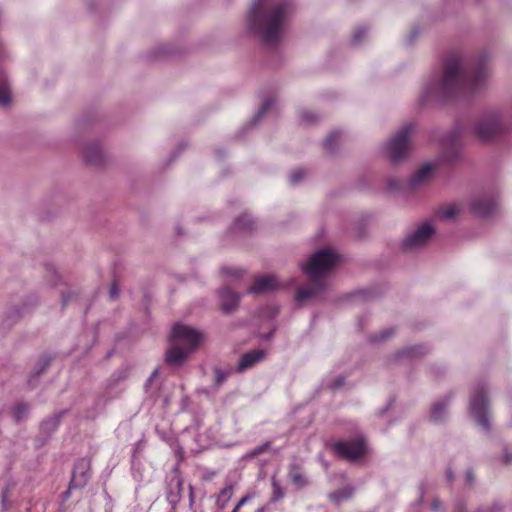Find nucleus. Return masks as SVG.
Segmentation results:
<instances>
[{"instance_id": "obj_1", "label": "nucleus", "mask_w": 512, "mask_h": 512, "mask_svg": "<svg viewBox=\"0 0 512 512\" xmlns=\"http://www.w3.org/2000/svg\"><path fill=\"white\" fill-rule=\"evenodd\" d=\"M487 77V66L478 61L473 66L465 65L459 53L450 54L443 69L442 78L437 81L427 96L438 95L444 99L452 98L478 89Z\"/></svg>"}, {"instance_id": "obj_2", "label": "nucleus", "mask_w": 512, "mask_h": 512, "mask_svg": "<svg viewBox=\"0 0 512 512\" xmlns=\"http://www.w3.org/2000/svg\"><path fill=\"white\" fill-rule=\"evenodd\" d=\"M289 8L288 2H280L266 8L263 0H257L248 14L249 26L265 44L275 45L281 38Z\"/></svg>"}, {"instance_id": "obj_3", "label": "nucleus", "mask_w": 512, "mask_h": 512, "mask_svg": "<svg viewBox=\"0 0 512 512\" xmlns=\"http://www.w3.org/2000/svg\"><path fill=\"white\" fill-rule=\"evenodd\" d=\"M338 262L339 256L330 249H322L312 254L307 263L302 265V270L309 278L310 285L297 290L296 301L303 303L323 291L325 278Z\"/></svg>"}, {"instance_id": "obj_4", "label": "nucleus", "mask_w": 512, "mask_h": 512, "mask_svg": "<svg viewBox=\"0 0 512 512\" xmlns=\"http://www.w3.org/2000/svg\"><path fill=\"white\" fill-rule=\"evenodd\" d=\"M200 339L197 330L180 323L175 324L171 331V346L166 352V362L173 366L183 364L196 350Z\"/></svg>"}, {"instance_id": "obj_5", "label": "nucleus", "mask_w": 512, "mask_h": 512, "mask_svg": "<svg viewBox=\"0 0 512 512\" xmlns=\"http://www.w3.org/2000/svg\"><path fill=\"white\" fill-rule=\"evenodd\" d=\"M328 447L336 457L350 463L361 461L368 453V446L362 435H358L352 440L329 443Z\"/></svg>"}, {"instance_id": "obj_6", "label": "nucleus", "mask_w": 512, "mask_h": 512, "mask_svg": "<svg viewBox=\"0 0 512 512\" xmlns=\"http://www.w3.org/2000/svg\"><path fill=\"white\" fill-rule=\"evenodd\" d=\"M414 130L415 126L412 123L405 124L391 139L388 152L393 163H398L407 157Z\"/></svg>"}, {"instance_id": "obj_7", "label": "nucleus", "mask_w": 512, "mask_h": 512, "mask_svg": "<svg viewBox=\"0 0 512 512\" xmlns=\"http://www.w3.org/2000/svg\"><path fill=\"white\" fill-rule=\"evenodd\" d=\"M487 408L488 398L486 389L483 385H478L471 396L470 413L477 423L486 430L490 427Z\"/></svg>"}, {"instance_id": "obj_8", "label": "nucleus", "mask_w": 512, "mask_h": 512, "mask_svg": "<svg viewBox=\"0 0 512 512\" xmlns=\"http://www.w3.org/2000/svg\"><path fill=\"white\" fill-rule=\"evenodd\" d=\"M502 130V122L500 118L494 114L483 117L475 127L477 136L483 141L493 139L500 134Z\"/></svg>"}, {"instance_id": "obj_9", "label": "nucleus", "mask_w": 512, "mask_h": 512, "mask_svg": "<svg viewBox=\"0 0 512 512\" xmlns=\"http://www.w3.org/2000/svg\"><path fill=\"white\" fill-rule=\"evenodd\" d=\"M434 232V228L429 223H424L405 239L404 246L408 249L421 247L428 242Z\"/></svg>"}, {"instance_id": "obj_10", "label": "nucleus", "mask_w": 512, "mask_h": 512, "mask_svg": "<svg viewBox=\"0 0 512 512\" xmlns=\"http://www.w3.org/2000/svg\"><path fill=\"white\" fill-rule=\"evenodd\" d=\"M90 478V461L87 459H79L74 466L70 488H79L86 485Z\"/></svg>"}, {"instance_id": "obj_11", "label": "nucleus", "mask_w": 512, "mask_h": 512, "mask_svg": "<svg viewBox=\"0 0 512 512\" xmlns=\"http://www.w3.org/2000/svg\"><path fill=\"white\" fill-rule=\"evenodd\" d=\"M266 357V351L263 349L251 350L244 353L237 365V372H244L254 367L257 363L263 361Z\"/></svg>"}, {"instance_id": "obj_12", "label": "nucleus", "mask_w": 512, "mask_h": 512, "mask_svg": "<svg viewBox=\"0 0 512 512\" xmlns=\"http://www.w3.org/2000/svg\"><path fill=\"white\" fill-rule=\"evenodd\" d=\"M280 287L276 277L273 275H265L255 278L249 292L254 294L265 293Z\"/></svg>"}, {"instance_id": "obj_13", "label": "nucleus", "mask_w": 512, "mask_h": 512, "mask_svg": "<svg viewBox=\"0 0 512 512\" xmlns=\"http://www.w3.org/2000/svg\"><path fill=\"white\" fill-rule=\"evenodd\" d=\"M497 208V203L491 198H479L473 201L471 210L479 216H489Z\"/></svg>"}, {"instance_id": "obj_14", "label": "nucleus", "mask_w": 512, "mask_h": 512, "mask_svg": "<svg viewBox=\"0 0 512 512\" xmlns=\"http://www.w3.org/2000/svg\"><path fill=\"white\" fill-rule=\"evenodd\" d=\"M221 308L225 312L234 310L239 303V295L229 288H223L220 291Z\"/></svg>"}, {"instance_id": "obj_15", "label": "nucleus", "mask_w": 512, "mask_h": 512, "mask_svg": "<svg viewBox=\"0 0 512 512\" xmlns=\"http://www.w3.org/2000/svg\"><path fill=\"white\" fill-rule=\"evenodd\" d=\"M434 171V166L432 164L423 165L411 178V185L413 187H417L424 182H426Z\"/></svg>"}, {"instance_id": "obj_16", "label": "nucleus", "mask_w": 512, "mask_h": 512, "mask_svg": "<svg viewBox=\"0 0 512 512\" xmlns=\"http://www.w3.org/2000/svg\"><path fill=\"white\" fill-rule=\"evenodd\" d=\"M289 478L298 489H302L308 484L306 477L302 473L301 467L297 464L290 465Z\"/></svg>"}, {"instance_id": "obj_17", "label": "nucleus", "mask_w": 512, "mask_h": 512, "mask_svg": "<svg viewBox=\"0 0 512 512\" xmlns=\"http://www.w3.org/2000/svg\"><path fill=\"white\" fill-rule=\"evenodd\" d=\"M354 489L350 486H345L341 489L333 491L328 494L329 500L336 504L340 505L342 502L349 500L353 495Z\"/></svg>"}, {"instance_id": "obj_18", "label": "nucleus", "mask_w": 512, "mask_h": 512, "mask_svg": "<svg viewBox=\"0 0 512 512\" xmlns=\"http://www.w3.org/2000/svg\"><path fill=\"white\" fill-rule=\"evenodd\" d=\"M233 495V487L231 485L224 487L218 494L216 499V505L220 510H223L227 507L228 502L230 501Z\"/></svg>"}, {"instance_id": "obj_19", "label": "nucleus", "mask_w": 512, "mask_h": 512, "mask_svg": "<svg viewBox=\"0 0 512 512\" xmlns=\"http://www.w3.org/2000/svg\"><path fill=\"white\" fill-rule=\"evenodd\" d=\"M447 402H438L432 405L430 412V419L434 422H439L443 419L447 407Z\"/></svg>"}, {"instance_id": "obj_20", "label": "nucleus", "mask_w": 512, "mask_h": 512, "mask_svg": "<svg viewBox=\"0 0 512 512\" xmlns=\"http://www.w3.org/2000/svg\"><path fill=\"white\" fill-rule=\"evenodd\" d=\"M459 212H460V209H459L458 205L451 204V205H447V206L439 209L437 212V215L440 218L453 219L455 216H457L459 214Z\"/></svg>"}, {"instance_id": "obj_21", "label": "nucleus", "mask_w": 512, "mask_h": 512, "mask_svg": "<svg viewBox=\"0 0 512 512\" xmlns=\"http://www.w3.org/2000/svg\"><path fill=\"white\" fill-rule=\"evenodd\" d=\"M271 486H272L271 502L276 503L284 497L285 492L275 477H272V479H271Z\"/></svg>"}, {"instance_id": "obj_22", "label": "nucleus", "mask_w": 512, "mask_h": 512, "mask_svg": "<svg viewBox=\"0 0 512 512\" xmlns=\"http://www.w3.org/2000/svg\"><path fill=\"white\" fill-rule=\"evenodd\" d=\"M253 221L249 215L245 214L235 221V228L238 230L252 229Z\"/></svg>"}, {"instance_id": "obj_23", "label": "nucleus", "mask_w": 512, "mask_h": 512, "mask_svg": "<svg viewBox=\"0 0 512 512\" xmlns=\"http://www.w3.org/2000/svg\"><path fill=\"white\" fill-rule=\"evenodd\" d=\"M426 352H427V349L425 346L416 345V346H412V347H409L406 350H404L403 355H405L406 357L413 358V357H418V356L424 355Z\"/></svg>"}, {"instance_id": "obj_24", "label": "nucleus", "mask_w": 512, "mask_h": 512, "mask_svg": "<svg viewBox=\"0 0 512 512\" xmlns=\"http://www.w3.org/2000/svg\"><path fill=\"white\" fill-rule=\"evenodd\" d=\"M340 138H341L340 132L330 133L324 142L325 149L327 151H332L334 149L335 145L339 142Z\"/></svg>"}, {"instance_id": "obj_25", "label": "nucleus", "mask_w": 512, "mask_h": 512, "mask_svg": "<svg viewBox=\"0 0 512 512\" xmlns=\"http://www.w3.org/2000/svg\"><path fill=\"white\" fill-rule=\"evenodd\" d=\"M28 408H29L28 405L24 404V403H20L16 406L15 411H14V416L17 421L22 420L26 416V414L28 412Z\"/></svg>"}, {"instance_id": "obj_26", "label": "nucleus", "mask_w": 512, "mask_h": 512, "mask_svg": "<svg viewBox=\"0 0 512 512\" xmlns=\"http://www.w3.org/2000/svg\"><path fill=\"white\" fill-rule=\"evenodd\" d=\"M229 377V373L222 370H215V386L220 387Z\"/></svg>"}, {"instance_id": "obj_27", "label": "nucleus", "mask_w": 512, "mask_h": 512, "mask_svg": "<svg viewBox=\"0 0 512 512\" xmlns=\"http://www.w3.org/2000/svg\"><path fill=\"white\" fill-rule=\"evenodd\" d=\"M305 176V173L302 169L294 170L290 175V182L296 184L300 182Z\"/></svg>"}, {"instance_id": "obj_28", "label": "nucleus", "mask_w": 512, "mask_h": 512, "mask_svg": "<svg viewBox=\"0 0 512 512\" xmlns=\"http://www.w3.org/2000/svg\"><path fill=\"white\" fill-rule=\"evenodd\" d=\"M366 31L367 30L365 27H357L353 33L352 41L354 43H359L361 39L365 36Z\"/></svg>"}, {"instance_id": "obj_29", "label": "nucleus", "mask_w": 512, "mask_h": 512, "mask_svg": "<svg viewBox=\"0 0 512 512\" xmlns=\"http://www.w3.org/2000/svg\"><path fill=\"white\" fill-rule=\"evenodd\" d=\"M222 273L229 277H241L243 271L237 268H223Z\"/></svg>"}, {"instance_id": "obj_30", "label": "nucleus", "mask_w": 512, "mask_h": 512, "mask_svg": "<svg viewBox=\"0 0 512 512\" xmlns=\"http://www.w3.org/2000/svg\"><path fill=\"white\" fill-rule=\"evenodd\" d=\"M270 447V442H265L264 444H262L261 446H258L256 448H254L251 452H250V456L252 457H256L262 453H264L266 450H268V448Z\"/></svg>"}, {"instance_id": "obj_31", "label": "nucleus", "mask_w": 512, "mask_h": 512, "mask_svg": "<svg viewBox=\"0 0 512 512\" xmlns=\"http://www.w3.org/2000/svg\"><path fill=\"white\" fill-rule=\"evenodd\" d=\"M272 106V101L271 100H266L261 108L259 109L258 113H257V120L260 119L262 116H264V114L270 109V107Z\"/></svg>"}, {"instance_id": "obj_32", "label": "nucleus", "mask_w": 512, "mask_h": 512, "mask_svg": "<svg viewBox=\"0 0 512 512\" xmlns=\"http://www.w3.org/2000/svg\"><path fill=\"white\" fill-rule=\"evenodd\" d=\"M99 156H100V152L97 148L94 149L93 153L89 154V153H86L85 154V159L87 162L89 163H96L99 159Z\"/></svg>"}, {"instance_id": "obj_33", "label": "nucleus", "mask_w": 512, "mask_h": 512, "mask_svg": "<svg viewBox=\"0 0 512 512\" xmlns=\"http://www.w3.org/2000/svg\"><path fill=\"white\" fill-rule=\"evenodd\" d=\"M58 423H59V418L55 417L51 421H44L42 423V427H43V429H46L48 427V425H51V428L55 429L56 426L58 425Z\"/></svg>"}, {"instance_id": "obj_34", "label": "nucleus", "mask_w": 512, "mask_h": 512, "mask_svg": "<svg viewBox=\"0 0 512 512\" xmlns=\"http://www.w3.org/2000/svg\"><path fill=\"white\" fill-rule=\"evenodd\" d=\"M118 295H119V289H118L117 284L114 282L110 288V297H111V299H116L118 297Z\"/></svg>"}, {"instance_id": "obj_35", "label": "nucleus", "mask_w": 512, "mask_h": 512, "mask_svg": "<svg viewBox=\"0 0 512 512\" xmlns=\"http://www.w3.org/2000/svg\"><path fill=\"white\" fill-rule=\"evenodd\" d=\"M302 119L306 122H313L316 120V115L310 113V112H304L302 114Z\"/></svg>"}, {"instance_id": "obj_36", "label": "nucleus", "mask_w": 512, "mask_h": 512, "mask_svg": "<svg viewBox=\"0 0 512 512\" xmlns=\"http://www.w3.org/2000/svg\"><path fill=\"white\" fill-rule=\"evenodd\" d=\"M252 498V495L250 494H247L245 496H243L239 501L238 503L236 504V506H238L239 508H241L242 506H244L250 499Z\"/></svg>"}, {"instance_id": "obj_37", "label": "nucleus", "mask_w": 512, "mask_h": 512, "mask_svg": "<svg viewBox=\"0 0 512 512\" xmlns=\"http://www.w3.org/2000/svg\"><path fill=\"white\" fill-rule=\"evenodd\" d=\"M2 504H3V507L4 509H7L9 504H8V491L5 490L3 491L2 493Z\"/></svg>"}, {"instance_id": "obj_38", "label": "nucleus", "mask_w": 512, "mask_h": 512, "mask_svg": "<svg viewBox=\"0 0 512 512\" xmlns=\"http://www.w3.org/2000/svg\"><path fill=\"white\" fill-rule=\"evenodd\" d=\"M441 507H442L441 502H440L438 499H435V500L432 502V504H431V509H432L433 511H436V512H437V511H440V510H441Z\"/></svg>"}, {"instance_id": "obj_39", "label": "nucleus", "mask_w": 512, "mask_h": 512, "mask_svg": "<svg viewBox=\"0 0 512 512\" xmlns=\"http://www.w3.org/2000/svg\"><path fill=\"white\" fill-rule=\"evenodd\" d=\"M466 480H467V483L472 485L473 482H474V477H473V474L471 471H467L466 473Z\"/></svg>"}, {"instance_id": "obj_40", "label": "nucleus", "mask_w": 512, "mask_h": 512, "mask_svg": "<svg viewBox=\"0 0 512 512\" xmlns=\"http://www.w3.org/2000/svg\"><path fill=\"white\" fill-rule=\"evenodd\" d=\"M343 382H344V379L342 377L338 378L337 379V382L336 384L334 385V387H340L341 385H343Z\"/></svg>"}, {"instance_id": "obj_41", "label": "nucleus", "mask_w": 512, "mask_h": 512, "mask_svg": "<svg viewBox=\"0 0 512 512\" xmlns=\"http://www.w3.org/2000/svg\"><path fill=\"white\" fill-rule=\"evenodd\" d=\"M447 477H448L449 481L453 480V475H452V472L450 470L447 471Z\"/></svg>"}, {"instance_id": "obj_42", "label": "nucleus", "mask_w": 512, "mask_h": 512, "mask_svg": "<svg viewBox=\"0 0 512 512\" xmlns=\"http://www.w3.org/2000/svg\"><path fill=\"white\" fill-rule=\"evenodd\" d=\"M505 462H506V463H510V462H511V459H510V456H509V455H506V456H505Z\"/></svg>"}, {"instance_id": "obj_43", "label": "nucleus", "mask_w": 512, "mask_h": 512, "mask_svg": "<svg viewBox=\"0 0 512 512\" xmlns=\"http://www.w3.org/2000/svg\"><path fill=\"white\" fill-rule=\"evenodd\" d=\"M240 508L238 506H235L232 512H239Z\"/></svg>"}, {"instance_id": "obj_44", "label": "nucleus", "mask_w": 512, "mask_h": 512, "mask_svg": "<svg viewBox=\"0 0 512 512\" xmlns=\"http://www.w3.org/2000/svg\"><path fill=\"white\" fill-rule=\"evenodd\" d=\"M456 512H465V510L462 507H458Z\"/></svg>"}]
</instances>
